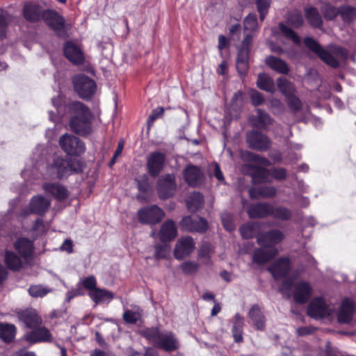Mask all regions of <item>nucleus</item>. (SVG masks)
<instances>
[{"label":"nucleus","mask_w":356,"mask_h":356,"mask_svg":"<svg viewBox=\"0 0 356 356\" xmlns=\"http://www.w3.org/2000/svg\"><path fill=\"white\" fill-rule=\"evenodd\" d=\"M249 317L257 330H262L265 327V318L258 306H253L249 312Z\"/></svg>","instance_id":"obj_31"},{"label":"nucleus","mask_w":356,"mask_h":356,"mask_svg":"<svg viewBox=\"0 0 356 356\" xmlns=\"http://www.w3.org/2000/svg\"><path fill=\"white\" fill-rule=\"evenodd\" d=\"M257 28V19L254 14H250L247 16L244 20V29L245 32V35L247 34L249 35L250 38H252L250 33L248 31L253 32Z\"/></svg>","instance_id":"obj_44"},{"label":"nucleus","mask_w":356,"mask_h":356,"mask_svg":"<svg viewBox=\"0 0 356 356\" xmlns=\"http://www.w3.org/2000/svg\"><path fill=\"white\" fill-rule=\"evenodd\" d=\"M250 96L252 104L255 106L261 104L264 101L262 95L256 90H251L250 91Z\"/></svg>","instance_id":"obj_59"},{"label":"nucleus","mask_w":356,"mask_h":356,"mask_svg":"<svg viewBox=\"0 0 356 356\" xmlns=\"http://www.w3.org/2000/svg\"><path fill=\"white\" fill-rule=\"evenodd\" d=\"M283 237L282 233L279 230H273L265 234H259L257 241L261 248L255 251L253 256L254 261L261 264L273 258L278 253V250L275 245L281 242Z\"/></svg>","instance_id":"obj_2"},{"label":"nucleus","mask_w":356,"mask_h":356,"mask_svg":"<svg viewBox=\"0 0 356 356\" xmlns=\"http://www.w3.org/2000/svg\"><path fill=\"white\" fill-rule=\"evenodd\" d=\"M334 307L327 305L323 298L314 299L308 306L307 313L309 316L315 319H320L330 316Z\"/></svg>","instance_id":"obj_11"},{"label":"nucleus","mask_w":356,"mask_h":356,"mask_svg":"<svg viewBox=\"0 0 356 356\" xmlns=\"http://www.w3.org/2000/svg\"><path fill=\"white\" fill-rule=\"evenodd\" d=\"M163 217V211L156 205L145 207L138 211V220L143 224L158 223Z\"/></svg>","instance_id":"obj_10"},{"label":"nucleus","mask_w":356,"mask_h":356,"mask_svg":"<svg viewBox=\"0 0 356 356\" xmlns=\"http://www.w3.org/2000/svg\"><path fill=\"white\" fill-rule=\"evenodd\" d=\"M282 294L287 298L293 296L298 303L306 302L311 297L312 289L310 284L304 281L295 283L291 279L285 280L280 288Z\"/></svg>","instance_id":"obj_5"},{"label":"nucleus","mask_w":356,"mask_h":356,"mask_svg":"<svg viewBox=\"0 0 356 356\" xmlns=\"http://www.w3.org/2000/svg\"><path fill=\"white\" fill-rule=\"evenodd\" d=\"M15 327L11 324H0V338L5 341H10L15 337Z\"/></svg>","instance_id":"obj_40"},{"label":"nucleus","mask_w":356,"mask_h":356,"mask_svg":"<svg viewBox=\"0 0 356 356\" xmlns=\"http://www.w3.org/2000/svg\"><path fill=\"white\" fill-rule=\"evenodd\" d=\"M195 243L191 237L186 236L180 238L175 249V257L178 259H181L185 256L188 255L194 250Z\"/></svg>","instance_id":"obj_17"},{"label":"nucleus","mask_w":356,"mask_h":356,"mask_svg":"<svg viewBox=\"0 0 356 356\" xmlns=\"http://www.w3.org/2000/svg\"><path fill=\"white\" fill-rule=\"evenodd\" d=\"M50 169L51 171L56 172L59 179H63L81 172L83 169V165L76 159H63L58 158L54 161Z\"/></svg>","instance_id":"obj_6"},{"label":"nucleus","mask_w":356,"mask_h":356,"mask_svg":"<svg viewBox=\"0 0 356 356\" xmlns=\"http://www.w3.org/2000/svg\"><path fill=\"white\" fill-rule=\"evenodd\" d=\"M270 4V0H257V6L259 13H260V19L263 20L266 15Z\"/></svg>","instance_id":"obj_53"},{"label":"nucleus","mask_w":356,"mask_h":356,"mask_svg":"<svg viewBox=\"0 0 356 356\" xmlns=\"http://www.w3.org/2000/svg\"><path fill=\"white\" fill-rule=\"evenodd\" d=\"M61 148L71 155H79L85 152V145L79 138L71 134H64L59 140Z\"/></svg>","instance_id":"obj_8"},{"label":"nucleus","mask_w":356,"mask_h":356,"mask_svg":"<svg viewBox=\"0 0 356 356\" xmlns=\"http://www.w3.org/2000/svg\"><path fill=\"white\" fill-rule=\"evenodd\" d=\"M354 310L353 302L350 299L344 300L341 302L337 314L339 322L342 323H349L353 318Z\"/></svg>","instance_id":"obj_21"},{"label":"nucleus","mask_w":356,"mask_h":356,"mask_svg":"<svg viewBox=\"0 0 356 356\" xmlns=\"http://www.w3.org/2000/svg\"><path fill=\"white\" fill-rule=\"evenodd\" d=\"M43 188L47 193H51L58 200H64L68 196L67 190L58 184H46L43 186Z\"/></svg>","instance_id":"obj_33"},{"label":"nucleus","mask_w":356,"mask_h":356,"mask_svg":"<svg viewBox=\"0 0 356 356\" xmlns=\"http://www.w3.org/2000/svg\"><path fill=\"white\" fill-rule=\"evenodd\" d=\"M177 234V229L175 222L168 220L161 225L159 236L161 241L165 242L175 238Z\"/></svg>","instance_id":"obj_24"},{"label":"nucleus","mask_w":356,"mask_h":356,"mask_svg":"<svg viewBox=\"0 0 356 356\" xmlns=\"http://www.w3.org/2000/svg\"><path fill=\"white\" fill-rule=\"evenodd\" d=\"M22 257L17 256L14 252L7 250L4 254V262L7 268L12 270H19L23 265Z\"/></svg>","instance_id":"obj_30"},{"label":"nucleus","mask_w":356,"mask_h":356,"mask_svg":"<svg viewBox=\"0 0 356 356\" xmlns=\"http://www.w3.org/2000/svg\"><path fill=\"white\" fill-rule=\"evenodd\" d=\"M222 222L225 229L227 231H232L235 229V225L232 220V216L228 213H223L221 216Z\"/></svg>","instance_id":"obj_55"},{"label":"nucleus","mask_w":356,"mask_h":356,"mask_svg":"<svg viewBox=\"0 0 356 356\" xmlns=\"http://www.w3.org/2000/svg\"><path fill=\"white\" fill-rule=\"evenodd\" d=\"M25 339L31 343L49 342L52 340V335L47 328L41 327L28 332Z\"/></svg>","instance_id":"obj_18"},{"label":"nucleus","mask_w":356,"mask_h":356,"mask_svg":"<svg viewBox=\"0 0 356 356\" xmlns=\"http://www.w3.org/2000/svg\"><path fill=\"white\" fill-rule=\"evenodd\" d=\"M60 249V250L65 251L67 253H72L73 251L72 241L70 239L65 240Z\"/></svg>","instance_id":"obj_62"},{"label":"nucleus","mask_w":356,"mask_h":356,"mask_svg":"<svg viewBox=\"0 0 356 356\" xmlns=\"http://www.w3.org/2000/svg\"><path fill=\"white\" fill-rule=\"evenodd\" d=\"M14 246L15 250L25 261L28 260L33 251V245L32 241L26 238L18 239L15 243Z\"/></svg>","instance_id":"obj_26"},{"label":"nucleus","mask_w":356,"mask_h":356,"mask_svg":"<svg viewBox=\"0 0 356 356\" xmlns=\"http://www.w3.org/2000/svg\"><path fill=\"white\" fill-rule=\"evenodd\" d=\"M181 270L187 274L195 273L198 268V264L195 261H186L181 266Z\"/></svg>","instance_id":"obj_57"},{"label":"nucleus","mask_w":356,"mask_h":356,"mask_svg":"<svg viewBox=\"0 0 356 356\" xmlns=\"http://www.w3.org/2000/svg\"><path fill=\"white\" fill-rule=\"evenodd\" d=\"M288 23L293 27H299L303 23V19L300 13L298 10H294L289 14L288 17Z\"/></svg>","instance_id":"obj_49"},{"label":"nucleus","mask_w":356,"mask_h":356,"mask_svg":"<svg viewBox=\"0 0 356 356\" xmlns=\"http://www.w3.org/2000/svg\"><path fill=\"white\" fill-rule=\"evenodd\" d=\"M305 44L312 51L315 52L324 63L332 67H338L339 60L346 59L348 56L347 50L339 47H334L332 49V54H330L310 38L305 40Z\"/></svg>","instance_id":"obj_4"},{"label":"nucleus","mask_w":356,"mask_h":356,"mask_svg":"<svg viewBox=\"0 0 356 356\" xmlns=\"http://www.w3.org/2000/svg\"><path fill=\"white\" fill-rule=\"evenodd\" d=\"M270 215L280 220H286L290 217L291 213L290 211L286 208L277 207L276 209L273 208V212Z\"/></svg>","instance_id":"obj_52"},{"label":"nucleus","mask_w":356,"mask_h":356,"mask_svg":"<svg viewBox=\"0 0 356 356\" xmlns=\"http://www.w3.org/2000/svg\"><path fill=\"white\" fill-rule=\"evenodd\" d=\"M164 109L162 107H159L153 110L152 114L148 118V126H151L156 119L162 117Z\"/></svg>","instance_id":"obj_58"},{"label":"nucleus","mask_w":356,"mask_h":356,"mask_svg":"<svg viewBox=\"0 0 356 356\" xmlns=\"http://www.w3.org/2000/svg\"><path fill=\"white\" fill-rule=\"evenodd\" d=\"M257 126L260 127H264L270 124H271L272 119L266 113L263 112L261 110H257Z\"/></svg>","instance_id":"obj_51"},{"label":"nucleus","mask_w":356,"mask_h":356,"mask_svg":"<svg viewBox=\"0 0 356 356\" xmlns=\"http://www.w3.org/2000/svg\"><path fill=\"white\" fill-rule=\"evenodd\" d=\"M243 318L236 314L234 316V322L232 328V334L236 342L243 341Z\"/></svg>","instance_id":"obj_37"},{"label":"nucleus","mask_w":356,"mask_h":356,"mask_svg":"<svg viewBox=\"0 0 356 356\" xmlns=\"http://www.w3.org/2000/svg\"><path fill=\"white\" fill-rule=\"evenodd\" d=\"M321 12L323 15V17L327 20L333 19L337 17V15L339 14V8L337 9L334 6H331L330 3H323V6L321 8Z\"/></svg>","instance_id":"obj_45"},{"label":"nucleus","mask_w":356,"mask_h":356,"mask_svg":"<svg viewBox=\"0 0 356 356\" xmlns=\"http://www.w3.org/2000/svg\"><path fill=\"white\" fill-rule=\"evenodd\" d=\"M280 31L285 35L286 38L291 39L294 43L299 44L300 40L299 37L291 29L286 27L283 24H280Z\"/></svg>","instance_id":"obj_50"},{"label":"nucleus","mask_w":356,"mask_h":356,"mask_svg":"<svg viewBox=\"0 0 356 356\" xmlns=\"http://www.w3.org/2000/svg\"><path fill=\"white\" fill-rule=\"evenodd\" d=\"M257 86L260 89L267 92H273L275 91L273 80L265 74H259Z\"/></svg>","instance_id":"obj_36"},{"label":"nucleus","mask_w":356,"mask_h":356,"mask_svg":"<svg viewBox=\"0 0 356 356\" xmlns=\"http://www.w3.org/2000/svg\"><path fill=\"white\" fill-rule=\"evenodd\" d=\"M19 318L30 328H36L42 323L40 316L35 310L32 309L22 312Z\"/></svg>","instance_id":"obj_23"},{"label":"nucleus","mask_w":356,"mask_h":356,"mask_svg":"<svg viewBox=\"0 0 356 356\" xmlns=\"http://www.w3.org/2000/svg\"><path fill=\"white\" fill-rule=\"evenodd\" d=\"M165 162V156L160 152L152 153L147 159V165L149 173L156 177L163 169Z\"/></svg>","instance_id":"obj_16"},{"label":"nucleus","mask_w":356,"mask_h":356,"mask_svg":"<svg viewBox=\"0 0 356 356\" xmlns=\"http://www.w3.org/2000/svg\"><path fill=\"white\" fill-rule=\"evenodd\" d=\"M266 63L271 69L280 73L286 74L289 71L286 63L278 58L269 56L266 59Z\"/></svg>","instance_id":"obj_35"},{"label":"nucleus","mask_w":356,"mask_h":356,"mask_svg":"<svg viewBox=\"0 0 356 356\" xmlns=\"http://www.w3.org/2000/svg\"><path fill=\"white\" fill-rule=\"evenodd\" d=\"M251 218H262L273 212V207L268 204H257L251 205L247 210Z\"/></svg>","instance_id":"obj_25"},{"label":"nucleus","mask_w":356,"mask_h":356,"mask_svg":"<svg viewBox=\"0 0 356 356\" xmlns=\"http://www.w3.org/2000/svg\"><path fill=\"white\" fill-rule=\"evenodd\" d=\"M138 193L137 199L141 202H147L152 200L153 189L148 181L147 176H143L140 180H138Z\"/></svg>","instance_id":"obj_20"},{"label":"nucleus","mask_w":356,"mask_h":356,"mask_svg":"<svg viewBox=\"0 0 356 356\" xmlns=\"http://www.w3.org/2000/svg\"><path fill=\"white\" fill-rule=\"evenodd\" d=\"M289 269V261L287 258H281L277 261L269 270L275 279L284 277Z\"/></svg>","instance_id":"obj_28"},{"label":"nucleus","mask_w":356,"mask_h":356,"mask_svg":"<svg viewBox=\"0 0 356 356\" xmlns=\"http://www.w3.org/2000/svg\"><path fill=\"white\" fill-rule=\"evenodd\" d=\"M186 204L191 211H195L202 207L203 197L199 193H191L186 200Z\"/></svg>","instance_id":"obj_38"},{"label":"nucleus","mask_w":356,"mask_h":356,"mask_svg":"<svg viewBox=\"0 0 356 356\" xmlns=\"http://www.w3.org/2000/svg\"><path fill=\"white\" fill-rule=\"evenodd\" d=\"M47 24L55 30H61L64 26V19L54 11H47L44 13Z\"/></svg>","instance_id":"obj_32"},{"label":"nucleus","mask_w":356,"mask_h":356,"mask_svg":"<svg viewBox=\"0 0 356 356\" xmlns=\"http://www.w3.org/2000/svg\"><path fill=\"white\" fill-rule=\"evenodd\" d=\"M251 44V38L247 34L243 41V48L239 51L237 60L236 68L241 74L246 72L248 68V47Z\"/></svg>","instance_id":"obj_13"},{"label":"nucleus","mask_w":356,"mask_h":356,"mask_svg":"<svg viewBox=\"0 0 356 356\" xmlns=\"http://www.w3.org/2000/svg\"><path fill=\"white\" fill-rule=\"evenodd\" d=\"M278 88L286 96L290 97L295 93V88L292 83L289 82L285 78L280 77L277 81Z\"/></svg>","instance_id":"obj_42"},{"label":"nucleus","mask_w":356,"mask_h":356,"mask_svg":"<svg viewBox=\"0 0 356 356\" xmlns=\"http://www.w3.org/2000/svg\"><path fill=\"white\" fill-rule=\"evenodd\" d=\"M8 22V17L7 13L0 10V38H3L6 35Z\"/></svg>","instance_id":"obj_56"},{"label":"nucleus","mask_w":356,"mask_h":356,"mask_svg":"<svg viewBox=\"0 0 356 356\" xmlns=\"http://www.w3.org/2000/svg\"><path fill=\"white\" fill-rule=\"evenodd\" d=\"M73 83L77 94L83 99L90 98L95 92V81L86 76L77 75L74 76Z\"/></svg>","instance_id":"obj_7"},{"label":"nucleus","mask_w":356,"mask_h":356,"mask_svg":"<svg viewBox=\"0 0 356 356\" xmlns=\"http://www.w3.org/2000/svg\"><path fill=\"white\" fill-rule=\"evenodd\" d=\"M42 14L40 7L35 4L26 3L24 7V17L30 22L38 21Z\"/></svg>","instance_id":"obj_34"},{"label":"nucleus","mask_w":356,"mask_h":356,"mask_svg":"<svg viewBox=\"0 0 356 356\" xmlns=\"http://www.w3.org/2000/svg\"><path fill=\"white\" fill-rule=\"evenodd\" d=\"M181 226L183 229L188 232H203L207 229V222L199 217L192 218L191 216H186L182 219Z\"/></svg>","instance_id":"obj_14"},{"label":"nucleus","mask_w":356,"mask_h":356,"mask_svg":"<svg viewBox=\"0 0 356 356\" xmlns=\"http://www.w3.org/2000/svg\"><path fill=\"white\" fill-rule=\"evenodd\" d=\"M211 252V245L210 244H204L201 247L199 251V256L200 257H207L210 254Z\"/></svg>","instance_id":"obj_63"},{"label":"nucleus","mask_w":356,"mask_h":356,"mask_svg":"<svg viewBox=\"0 0 356 356\" xmlns=\"http://www.w3.org/2000/svg\"><path fill=\"white\" fill-rule=\"evenodd\" d=\"M271 177L277 180H282L286 177V172L283 168H275L271 173L261 167L252 169V178L254 183L270 181Z\"/></svg>","instance_id":"obj_9"},{"label":"nucleus","mask_w":356,"mask_h":356,"mask_svg":"<svg viewBox=\"0 0 356 356\" xmlns=\"http://www.w3.org/2000/svg\"><path fill=\"white\" fill-rule=\"evenodd\" d=\"M247 141L251 148L258 150H266L270 145L268 137L257 131L248 133Z\"/></svg>","instance_id":"obj_15"},{"label":"nucleus","mask_w":356,"mask_h":356,"mask_svg":"<svg viewBox=\"0 0 356 356\" xmlns=\"http://www.w3.org/2000/svg\"><path fill=\"white\" fill-rule=\"evenodd\" d=\"M51 292V289L42 285H33L29 287V293L33 298H42Z\"/></svg>","instance_id":"obj_46"},{"label":"nucleus","mask_w":356,"mask_h":356,"mask_svg":"<svg viewBox=\"0 0 356 356\" xmlns=\"http://www.w3.org/2000/svg\"><path fill=\"white\" fill-rule=\"evenodd\" d=\"M306 17L310 24L314 27H320L322 25V18L316 8L310 7L305 10Z\"/></svg>","instance_id":"obj_39"},{"label":"nucleus","mask_w":356,"mask_h":356,"mask_svg":"<svg viewBox=\"0 0 356 356\" xmlns=\"http://www.w3.org/2000/svg\"><path fill=\"white\" fill-rule=\"evenodd\" d=\"M176 184L175 176L167 175L158 181L157 191L161 199H167L171 197L175 192Z\"/></svg>","instance_id":"obj_12"},{"label":"nucleus","mask_w":356,"mask_h":356,"mask_svg":"<svg viewBox=\"0 0 356 356\" xmlns=\"http://www.w3.org/2000/svg\"><path fill=\"white\" fill-rule=\"evenodd\" d=\"M346 22H350L356 17V9L348 6H343L339 8V14Z\"/></svg>","instance_id":"obj_47"},{"label":"nucleus","mask_w":356,"mask_h":356,"mask_svg":"<svg viewBox=\"0 0 356 356\" xmlns=\"http://www.w3.org/2000/svg\"><path fill=\"white\" fill-rule=\"evenodd\" d=\"M83 284L86 289H89V291L93 289H97L96 287L97 282L94 276H89L85 278L83 281Z\"/></svg>","instance_id":"obj_60"},{"label":"nucleus","mask_w":356,"mask_h":356,"mask_svg":"<svg viewBox=\"0 0 356 356\" xmlns=\"http://www.w3.org/2000/svg\"><path fill=\"white\" fill-rule=\"evenodd\" d=\"M64 54L66 58L74 64L83 63L84 56L80 47L73 42H67L64 47Z\"/></svg>","instance_id":"obj_19"},{"label":"nucleus","mask_w":356,"mask_h":356,"mask_svg":"<svg viewBox=\"0 0 356 356\" xmlns=\"http://www.w3.org/2000/svg\"><path fill=\"white\" fill-rule=\"evenodd\" d=\"M258 225L257 224L249 223L243 225L240 228V232L243 238H250L255 234Z\"/></svg>","instance_id":"obj_48"},{"label":"nucleus","mask_w":356,"mask_h":356,"mask_svg":"<svg viewBox=\"0 0 356 356\" xmlns=\"http://www.w3.org/2000/svg\"><path fill=\"white\" fill-rule=\"evenodd\" d=\"M88 295L96 305L108 303L114 298L112 292L99 288L89 291Z\"/></svg>","instance_id":"obj_27"},{"label":"nucleus","mask_w":356,"mask_h":356,"mask_svg":"<svg viewBox=\"0 0 356 356\" xmlns=\"http://www.w3.org/2000/svg\"><path fill=\"white\" fill-rule=\"evenodd\" d=\"M141 334L154 346L167 352L176 350L179 347V341L170 331H161L157 327H151L143 330Z\"/></svg>","instance_id":"obj_3"},{"label":"nucleus","mask_w":356,"mask_h":356,"mask_svg":"<svg viewBox=\"0 0 356 356\" xmlns=\"http://www.w3.org/2000/svg\"><path fill=\"white\" fill-rule=\"evenodd\" d=\"M276 190L273 187H266L257 190L256 188L250 190V195L252 198L270 197L275 195Z\"/></svg>","instance_id":"obj_41"},{"label":"nucleus","mask_w":356,"mask_h":356,"mask_svg":"<svg viewBox=\"0 0 356 356\" xmlns=\"http://www.w3.org/2000/svg\"><path fill=\"white\" fill-rule=\"evenodd\" d=\"M170 252V247L168 245H157L155 248V257L157 259L166 258Z\"/></svg>","instance_id":"obj_54"},{"label":"nucleus","mask_w":356,"mask_h":356,"mask_svg":"<svg viewBox=\"0 0 356 356\" xmlns=\"http://www.w3.org/2000/svg\"><path fill=\"white\" fill-rule=\"evenodd\" d=\"M50 205V202L41 195L35 196L30 202V210L39 215L44 213Z\"/></svg>","instance_id":"obj_29"},{"label":"nucleus","mask_w":356,"mask_h":356,"mask_svg":"<svg viewBox=\"0 0 356 356\" xmlns=\"http://www.w3.org/2000/svg\"><path fill=\"white\" fill-rule=\"evenodd\" d=\"M243 93L241 91L236 92L232 98V102L235 105H240L243 102Z\"/></svg>","instance_id":"obj_64"},{"label":"nucleus","mask_w":356,"mask_h":356,"mask_svg":"<svg viewBox=\"0 0 356 356\" xmlns=\"http://www.w3.org/2000/svg\"><path fill=\"white\" fill-rule=\"evenodd\" d=\"M58 99H53V105L56 108L58 115L63 117L65 110L70 118L71 129L79 134H87L90 131V120L92 118L90 110L81 102H73L66 106L60 104Z\"/></svg>","instance_id":"obj_1"},{"label":"nucleus","mask_w":356,"mask_h":356,"mask_svg":"<svg viewBox=\"0 0 356 356\" xmlns=\"http://www.w3.org/2000/svg\"><path fill=\"white\" fill-rule=\"evenodd\" d=\"M288 99V102L291 108L294 110L300 109L301 106V102L298 98H297L294 94L292 95L290 97H286Z\"/></svg>","instance_id":"obj_61"},{"label":"nucleus","mask_w":356,"mask_h":356,"mask_svg":"<svg viewBox=\"0 0 356 356\" xmlns=\"http://www.w3.org/2000/svg\"><path fill=\"white\" fill-rule=\"evenodd\" d=\"M184 178L191 186H196L203 180V173L197 166L188 165L184 170Z\"/></svg>","instance_id":"obj_22"},{"label":"nucleus","mask_w":356,"mask_h":356,"mask_svg":"<svg viewBox=\"0 0 356 356\" xmlns=\"http://www.w3.org/2000/svg\"><path fill=\"white\" fill-rule=\"evenodd\" d=\"M142 311L138 308L136 310L127 309L123 314V319L127 323L134 324L140 320Z\"/></svg>","instance_id":"obj_43"}]
</instances>
